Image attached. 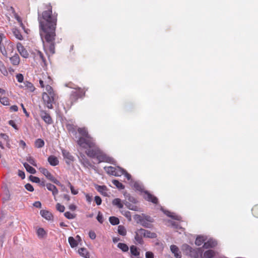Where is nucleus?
Returning <instances> with one entry per match:
<instances>
[{
    "label": "nucleus",
    "instance_id": "f257e3e1",
    "mask_svg": "<svg viewBox=\"0 0 258 258\" xmlns=\"http://www.w3.org/2000/svg\"><path fill=\"white\" fill-rule=\"evenodd\" d=\"M38 21L39 24V33L45 52L51 55L55 53V29L57 23V14H52V9L43 11L41 14L38 10Z\"/></svg>",
    "mask_w": 258,
    "mask_h": 258
},
{
    "label": "nucleus",
    "instance_id": "f03ea898",
    "mask_svg": "<svg viewBox=\"0 0 258 258\" xmlns=\"http://www.w3.org/2000/svg\"><path fill=\"white\" fill-rule=\"evenodd\" d=\"M78 132L81 136H78L77 132H75L77 144L83 148H88L86 151L88 156L92 158H96L99 163L112 162L113 159L108 157L96 145L94 139L89 135L86 128L79 127Z\"/></svg>",
    "mask_w": 258,
    "mask_h": 258
},
{
    "label": "nucleus",
    "instance_id": "7ed1b4c3",
    "mask_svg": "<svg viewBox=\"0 0 258 258\" xmlns=\"http://www.w3.org/2000/svg\"><path fill=\"white\" fill-rule=\"evenodd\" d=\"M137 223L147 228H151L153 227L152 223L154 222V219L150 216L143 214L142 216L136 215L134 217Z\"/></svg>",
    "mask_w": 258,
    "mask_h": 258
},
{
    "label": "nucleus",
    "instance_id": "20e7f679",
    "mask_svg": "<svg viewBox=\"0 0 258 258\" xmlns=\"http://www.w3.org/2000/svg\"><path fill=\"white\" fill-rule=\"evenodd\" d=\"M134 187L137 190L144 192L145 195L144 196V198L146 200L151 202L154 204H157L158 203V199L153 195L151 194L147 190H144L143 186L140 182H135L134 183Z\"/></svg>",
    "mask_w": 258,
    "mask_h": 258
},
{
    "label": "nucleus",
    "instance_id": "39448f33",
    "mask_svg": "<svg viewBox=\"0 0 258 258\" xmlns=\"http://www.w3.org/2000/svg\"><path fill=\"white\" fill-rule=\"evenodd\" d=\"M182 248L186 251L187 254L193 258H198L202 253V248H192L187 244L183 245Z\"/></svg>",
    "mask_w": 258,
    "mask_h": 258
},
{
    "label": "nucleus",
    "instance_id": "423d86ee",
    "mask_svg": "<svg viewBox=\"0 0 258 258\" xmlns=\"http://www.w3.org/2000/svg\"><path fill=\"white\" fill-rule=\"evenodd\" d=\"M42 99L44 102L45 105L48 109L53 108V103L54 100V96H52V94H47V93H43L42 94Z\"/></svg>",
    "mask_w": 258,
    "mask_h": 258
},
{
    "label": "nucleus",
    "instance_id": "0eeeda50",
    "mask_svg": "<svg viewBox=\"0 0 258 258\" xmlns=\"http://www.w3.org/2000/svg\"><path fill=\"white\" fill-rule=\"evenodd\" d=\"M79 158L80 162L84 165V167L88 168L94 167V166L91 163L85 155L81 154Z\"/></svg>",
    "mask_w": 258,
    "mask_h": 258
},
{
    "label": "nucleus",
    "instance_id": "6e6552de",
    "mask_svg": "<svg viewBox=\"0 0 258 258\" xmlns=\"http://www.w3.org/2000/svg\"><path fill=\"white\" fill-rule=\"evenodd\" d=\"M61 152L64 159H66V163L70 165L71 162L74 161V157L69 151L65 149H61Z\"/></svg>",
    "mask_w": 258,
    "mask_h": 258
},
{
    "label": "nucleus",
    "instance_id": "1a4fd4ad",
    "mask_svg": "<svg viewBox=\"0 0 258 258\" xmlns=\"http://www.w3.org/2000/svg\"><path fill=\"white\" fill-rule=\"evenodd\" d=\"M17 48L22 57L24 58H28L29 57V53L21 43H18Z\"/></svg>",
    "mask_w": 258,
    "mask_h": 258
},
{
    "label": "nucleus",
    "instance_id": "9d476101",
    "mask_svg": "<svg viewBox=\"0 0 258 258\" xmlns=\"http://www.w3.org/2000/svg\"><path fill=\"white\" fill-rule=\"evenodd\" d=\"M40 116L42 119L47 124H51L52 120L50 115L45 111H41Z\"/></svg>",
    "mask_w": 258,
    "mask_h": 258
},
{
    "label": "nucleus",
    "instance_id": "9b49d317",
    "mask_svg": "<svg viewBox=\"0 0 258 258\" xmlns=\"http://www.w3.org/2000/svg\"><path fill=\"white\" fill-rule=\"evenodd\" d=\"M217 244V241L213 239H210L207 241H205L204 245L203 248L208 249L210 248H213L216 246Z\"/></svg>",
    "mask_w": 258,
    "mask_h": 258
},
{
    "label": "nucleus",
    "instance_id": "f8f14e48",
    "mask_svg": "<svg viewBox=\"0 0 258 258\" xmlns=\"http://www.w3.org/2000/svg\"><path fill=\"white\" fill-rule=\"evenodd\" d=\"M40 171L46 176V177L51 181H53L55 178L54 176L48 171V170L44 168H40Z\"/></svg>",
    "mask_w": 258,
    "mask_h": 258
},
{
    "label": "nucleus",
    "instance_id": "ddd939ff",
    "mask_svg": "<svg viewBox=\"0 0 258 258\" xmlns=\"http://www.w3.org/2000/svg\"><path fill=\"white\" fill-rule=\"evenodd\" d=\"M140 229L141 232L143 233V236L145 237L154 238L157 237V235L155 233L151 232L150 231L142 228H141Z\"/></svg>",
    "mask_w": 258,
    "mask_h": 258
},
{
    "label": "nucleus",
    "instance_id": "4468645a",
    "mask_svg": "<svg viewBox=\"0 0 258 258\" xmlns=\"http://www.w3.org/2000/svg\"><path fill=\"white\" fill-rule=\"evenodd\" d=\"M46 186L47 189L49 191H52L53 196L54 197V200L56 201L55 196L58 194V191L56 187L51 183H47Z\"/></svg>",
    "mask_w": 258,
    "mask_h": 258
},
{
    "label": "nucleus",
    "instance_id": "2eb2a0df",
    "mask_svg": "<svg viewBox=\"0 0 258 258\" xmlns=\"http://www.w3.org/2000/svg\"><path fill=\"white\" fill-rule=\"evenodd\" d=\"M170 250L176 258L181 257V252L179 251V248L177 246L175 245H171L170 246Z\"/></svg>",
    "mask_w": 258,
    "mask_h": 258
},
{
    "label": "nucleus",
    "instance_id": "dca6fc26",
    "mask_svg": "<svg viewBox=\"0 0 258 258\" xmlns=\"http://www.w3.org/2000/svg\"><path fill=\"white\" fill-rule=\"evenodd\" d=\"M48 162L51 166H55L58 164L59 161L57 158L53 155H50L48 158Z\"/></svg>",
    "mask_w": 258,
    "mask_h": 258
},
{
    "label": "nucleus",
    "instance_id": "f3484780",
    "mask_svg": "<svg viewBox=\"0 0 258 258\" xmlns=\"http://www.w3.org/2000/svg\"><path fill=\"white\" fill-rule=\"evenodd\" d=\"M143 236V233H142L141 232V229H139L136 232L135 239L136 241H137V243H139V244L143 243V241L142 239Z\"/></svg>",
    "mask_w": 258,
    "mask_h": 258
},
{
    "label": "nucleus",
    "instance_id": "a211bd4d",
    "mask_svg": "<svg viewBox=\"0 0 258 258\" xmlns=\"http://www.w3.org/2000/svg\"><path fill=\"white\" fill-rule=\"evenodd\" d=\"M78 253L80 256L84 258H90V254L88 250L85 248H80L78 249Z\"/></svg>",
    "mask_w": 258,
    "mask_h": 258
},
{
    "label": "nucleus",
    "instance_id": "6ab92c4d",
    "mask_svg": "<svg viewBox=\"0 0 258 258\" xmlns=\"http://www.w3.org/2000/svg\"><path fill=\"white\" fill-rule=\"evenodd\" d=\"M207 239V238L206 236L202 235L198 236L196 239L195 244L198 246H200L203 243H204Z\"/></svg>",
    "mask_w": 258,
    "mask_h": 258
},
{
    "label": "nucleus",
    "instance_id": "aec40b11",
    "mask_svg": "<svg viewBox=\"0 0 258 258\" xmlns=\"http://www.w3.org/2000/svg\"><path fill=\"white\" fill-rule=\"evenodd\" d=\"M10 59L11 63L14 66H18L20 63V57L18 54H15Z\"/></svg>",
    "mask_w": 258,
    "mask_h": 258
},
{
    "label": "nucleus",
    "instance_id": "412c9836",
    "mask_svg": "<svg viewBox=\"0 0 258 258\" xmlns=\"http://www.w3.org/2000/svg\"><path fill=\"white\" fill-rule=\"evenodd\" d=\"M40 214L42 217L48 220H50L52 217L51 213L46 210H41L40 211Z\"/></svg>",
    "mask_w": 258,
    "mask_h": 258
},
{
    "label": "nucleus",
    "instance_id": "4be33fe9",
    "mask_svg": "<svg viewBox=\"0 0 258 258\" xmlns=\"http://www.w3.org/2000/svg\"><path fill=\"white\" fill-rule=\"evenodd\" d=\"M164 213L167 216H168L169 217L172 218V219H173L174 220H176L179 221L181 219L180 216L176 215H175L173 213H171L170 212L168 211H164Z\"/></svg>",
    "mask_w": 258,
    "mask_h": 258
},
{
    "label": "nucleus",
    "instance_id": "5701e85b",
    "mask_svg": "<svg viewBox=\"0 0 258 258\" xmlns=\"http://www.w3.org/2000/svg\"><path fill=\"white\" fill-rule=\"evenodd\" d=\"M96 189L97 190L104 196H106L107 194L106 192L107 187L105 185H97Z\"/></svg>",
    "mask_w": 258,
    "mask_h": 258
},
{
    "label": "nucleus",
    "instance_id": "b1692460",
    "mask_svg": "<svg viewBox=\"0 0 258 258\" xmlns=\"http://www.w3.org/2000/svg\"><path fill=\"white\" fill-rule=\"evenodd\" d=\"M23 165L27 171H28L29 173L31 174H35L36 172V170L28 163L25 162L23 163Z\"/></svg>",
    "mask_w": 258,
    "mask_h": 258
},
{
    "label": "nucleus",
    "instance_id": "393cba45",
    "mask_svg": "<svg viewBox=\"0 0 258 258\" xmlns=\"http://www.w3.org/2000/svg\"><path fill=\"white\" fill-rule=\"evenodd\" d=\"M125 206L130 210L135 211H140V208L138 206L133 205L129 202H126L125 204Z\"/></svg>",
    "mask_w": 258,
    "mask_h": 258
},
{
    "label": "nucleus",
    "instance_id": "a878e982",
    "mask_svg": "<svg viewBox=\"0 0 258 258\" xmlns=\"http://www.w3.org/2000/svg\"><path fill=\"white\" fill-rule=\"evenodd\" d=\"M112 204L116 206L119 209L123 208V204L121 203V201L120 199L116 198L112 201Z\"/></svg>",
    "mask_w": 258,
    "mask_h": 258
},
{
    "label": "nucleus",
    "instance_id": "bb28decb",
    "mask_svg": "<svg viewBox=\"0 0 258 258\" xmlns=\"http://www.w3.org/2000/svg\"><path fill=\"white\" fill-rule=\"evenodd\" d=\"M13 33L14 35L16 38L19 40H22L23 39V36L22 35L20 30L18 29L14 28L13 29Z\"/></svg>",
    "mask_w": 258,
    "mask_h": 258
},
{
    "label": "nucleus",
    "instance_id": "cd10ccee",
    "mask_svg": "<svg viewBox=\"0 0 258 258\" xmlns=\"http://www.w3.org/2000/svg\"><path fill=\"white\" fill-rule=\"evenodd\" d=\"M215 255V252L213 250H208L204 253V258H212Z\"/></svg>",
    "mask_w": 258,
    "mask_h": 258
},
{
    "label": "nucleus",
    "instance_id": "c85d7f7f",
    "mask_svg": "<svg viewBox=\"0 0 258 258\" xmlns=\"http://www.w3.org/2000/svg\"><path fill=\"white\" fill-rule=\"evenodd\" d=\"M125 170H124V169H123L119 166H117V167H115V174H114V176H120L122 175H123V174L125 172Z\"/></svg>",
    "mask_w": 258,
    "mask_h": 258
},
{
    "label": "nucleus",
    "instance_id": "c756f323",
    "mask_svg": "<svg viewBox=\"0 0 258 258\" xmlns=\"http://www.w3.org/2000/svg\"><path fill=\"white\" fill-rule=\"evenodd\" d=\"M104 170L105 171L110 175H114L115 174V167L112 166L104 167Z\"/></svg>",
    "mask_w": 258,
    "mask_h": 258
},
{
    "label": "nucleus",
    "instance_id": "7c9ffc66",
    "mask_svg": "<svg viewBox=\"0 0 258 258\" xmlns=\"http://www.w3.org/2000/svg\"><path fill=\"white\" fill-rule=\"evenodd\" d=\"M35 146L37 148H41L44 146V142L41 139H38L35 141Z\"/></svg>",
    "mask_w": 258,
    "mask_h": 258
},
{
    "label": "nucleus",
    "instance_id": "2f4dec72",
    "mask_svg": "<svg viewBox=\"0 0 258 258\" xmlns=\"http://www.w3.org/2000/svg\"><path fill=\"white\" fill-rule=\"evenodd\" d=\"M112 182L119 189H122L124 188V186L123 184L117 180L113 179L112 180Z\"/></svg>",
    "mask_w": 258,
    "mask_h": 258
},
{
    "label": "nucleus",
    "instance_id": "473e14b6",
    "mask_svg": "<svg viewBox=\"0 0 258 258\" xmlns=\"http://www.w3.org/2000/svg\"><path fill=\"white\" fill-rule=\"evenodd\" d=\"M37 234L40 238H43L46 235V232L42 228H39L37 229Z\"/></svg>",
    "mask_w": 258,
    "mask_h": 258
},
{
    "label": "nucleus",
    "instance_id": "72a5a7b5",
    "mask_svg": "<svg viewBox=\"0 0 258 258\" xmlns=\"http://www.w3.org/2000/svg\"><path fill=\"white\" fill-rule=\"evenodd\" d=\"M118 233L122 236H125L126 234V230L125 227L122 225H119L118 226Z\"/></svg>",
    "mask_w": 258,
    "mask_h": 258
},
{
    "label": "nucleus",
    "instance_id": "f704fd0d",
    "mask_svg": "<svg viewBox=\"0 0 258 258\" xmlns=\"http://www.w3.org/2000/svg\"><path fill=\"white\" fill-rule=\"evenodd\" d=\"M130 250L131 254L134 256H139L140 255V252L138 250L137 247L134 245L130 247Z\"/></svg>",
    "mask_w": 258,
    "mask_h": 258
},
{
    "label": "nucleus",
    "instance_id": "c9c22d12",
    "mask_svg": "<svg viewBox=\"0 0 258 258\" xmlns=\"http://www.w3.org/2000/svg\"><path fill=\"white\" fill-rule=\"evenodd\" d=\"M117 247L120 248L123 252H126L128 250V246L123 243H118Z\"/></svg>",
    "mask_w": 258,
    "mask_h": 258
},
{
    "label": "nucleus",
    "instance_id": "e433bc0d",
    "mask_svg": "<svg viewBox=\"0 0 258 258\" xmlns=\"http://www.w3.org/2000/svg\"><path fill=\"white\" fill-rule=\"evenodd\" d=\"M109 220L110 223L113 225H117L119 223L118 218L114 216L110 217Z\"/></svg>",
    "mask_w": 258,
    "mask_h": 258
},
{
    "label": "nucleus",
    "instance_id": "4c0bfd02",
    "mask_svg": "<svg viewBox=\"0 0 258 258\" xmlns=\"http://www.w3.org/2000/svg\"><path fill=\"white\" fill-rule=\"evenodd\" d=\"M68 241L71 246L73 248L77 246L78 245L76 240L73 237H70Z\"/></svg>",
    "mask_w": 258,
    "mask_h": 258
},
{
    "label": "nucleus",
    "instance_id": "58836bf2",
    "mask_svg": "<svg viewBox=\"0 0 258 258\" xmlns=\"http://www.w3.org/2000/svg\"><path fill=\"white\" fill-rule=\"evenodd\" d=\"M80 97L78 95V93L77 91L72 92L71 96V99L72 100H74L75 101H76Z\"/></svg>",
    "mask_w": 258,
    "mask_h": 258
},
{
    "label": "nucleus",
    "instance_id": "ea45409f",
    "mask_svg": "<svg viewBox=\"0 0 258 258\" xmlns=\"http://www.w3.org/2000/svg\"><path fill=\"white\" fill-rule=\"evenodd\" d=\"M0 102L4 105H9V100L7 97H0Z\"/></svg>",
    "mask_w": 258,
    "mask_h": 258
},
{
    "label": "nucleus",
    "instance_id": "a19ab883",
    "mask_svg": "<svg viewBox=\"0 0 258 258\" xmlns=\"http://www.w3.org/2000/svg\"><path fill=\"white\" fill-rule=\"evenodd\" d=\"M27 161L31 165H32L33 166H35L36 167L37 166V164L35 162V160H34V159L31 157V156H29V157H27Z\"/></svg>",
    "mask_w": 258,
    "mask_h": 258
},
{
    "label": "nucleus",
    "instance_id": "79ce46f5",
    "mask_svg": "<svg viewBox=\"0 0 258 258\" xmlns=\"http://www.w3.org/2000/svg\"><path fill=\"white\" fill-rule=\"evenodd\" d=\"M0 71L5 75L8 73L6 68L5 67L3 62L1 60H0Z\"/></svg>",
    "mask_w": 258,
    "mask_h": 258
},
{
    "label": "nucleus",
    "instance_id": "37998d69",
    "mask_svg": "<svg viewBox=\"0 0 258 258\" xmlns=\"http://www.w3.org/2000/svg\"><path fill=\"white\" fill-rule=\"evenodd\" d=\"M29 179L33 182L37 183L40 182V180L39 178H38L36 176H34L33 175H30L29 176Z\"/></svg>",
    "mask_w": 258,
    "mask_h": 258
},
{
    "label": "nucleus",
    "instance_id": "c03bdc74",
    "mask_svg": "<svg viewBox=\"0 0 258 258\" xmlns=\"http://www.w3.org/2000/svg\"><path fill=\"white\" fill-rule=\"evenodd\" d=\"M53 183H55L57 185L60 186L62 188V191H68V190L66 189L64 186L58 180L56 179H54V180L52 181Z\"/></svg>",
    "mask_w": 258,
    "mask_h": 258
},
{
    "label": "nucleus",
    "instance_id": "a18cd8bd",
    "mask_svg": "<svg viewBox=\"0 0 258 258\" xmlns=\"http://www.w3.org/2000/svg\"><path fill=\"white\" fill-rule=\"evenodd\" d=\"M56 208L57 211H58L60 212H63L65 210V207L64 206L61 205L59 203H57L56 205Z\"/></svg>",
    "mask_w": 258,
    "mask_h": 258
},
{
    "label": "nucleus",
    "instance_id": "49530a36",
    "mask_svg": "<svg viewBox=\"0 0 258 258\" xmlns=\"http://www.w3.org/2000/svg\"><path fill=\"white\" fill-rule=\"evenodd\" d=\"M96 219L98 220V221L101 224H102L104 222V218L103 215L100 212H98Z\"/></svg>",
    "mask_w": 258,
    "mask_h": 258
},
{
    "label": "nucleus",
    "instance_id": "de8ad7c7",
    "mask_svg": "<svg viewBox=\"0 0 258 258\" xmlns=\"http://www.w3.org/2000/svg\"><path fill=\"white\" fill-rule=\"evenodd\" d=\"M64 215L68 219H73L75 217V216L70 212H65Z\"/></svg>",
    "mask_w": 258,
    "mask_h": 258
},
{
    "label": "nucleus",
    "instance_id": "09e8293b",
    "mask_svg": "<svg viewBox=\"0 0 258 258\" xmlns=\"http://www.w3.org/2000/svg\"><path fill=\"white\" fill-rule=\"evenodd\" d=\"M252 213L254 217L258 218V205L255 206L252 209Z\"/></svg>",
    "mask_w": 258,
    "mask_h": 258
},
{
    "label": "nucleus",
    "instance_id": "8fccbe9b",
    "mask_svg": "<svg viewBox=\"0 0 258 258\" xmlns=\"http://www.w3.org/2000/svg\"><path fill=\"white\" fill-rule=\"evenodd\" d=\"M25 84L27 88L29 89L31 91H34V87L31 83L29 82H26L25 83Z\"/></svg>",
    "mask_w": 258,
    "mask_h": 258
},
{
    "label": "nucleus",
    "instance_id": "3c124183",
    "mask_svg": "<svg viewBox=\"0 0 258 258\" xmlns=\"http://www.w3.org/2000/svg\"><path fill=\"white\" fill-rule=\"evenodd\" d=\"M77 89V91L78 93V95L80 98L83 97L85 96V92L80 88H75Z\"/></svg>",
    "mask_w": 258,
    "mask_h": 258
},
{
    "label": "nucleus",
    "instance_id": "603ef678",
    "mask_svg": "<svg viewBox=\"0 0 258 258\" xmlns=\"http://www.w3.org/2000/svg\"><path fill=\"white\" fill-rule=\"evenodd\" d=\"M16 77L18 82L19 83H22L23 81L24 77L22 74H18Z\"/></svg>",
    "mask_w": 258,
    "mask_h": 258
},
{
    "label": "nucleus",
    "instance_id": "864d4df0",
    "mask_svg": "<svg viewBox=\"0 0 258 258\" xmlns=\"http://www.w3.org/2000/svg\"><path fill=\"white\" fill-rule=\"evenodd\" d=\"M46 90L48 92V93L47 94H48V95H50V94L51 93V94H52V96L55 95V94L53 92V89L51 86H50L49 85L46 86Z\"/></svg>",
    "mask_w": 258,
    "mask_h": 258
},
{
    "label": "nucleus",
    "instance_id": "5fc2aeb1",
    "mask_svg": "<svg viewBox=\"0 0 258 258\" xmlns=\"http://www.w3.org/2000/svg\"><path fill=\"white\" fill-rule=\"evenodd\" d=\"M25 187L27 190L29 191H34V188L33 186L30 183H27L26 184H25Z\"/></svg>",
    "mask_w": 258,
    "mask_h": 258
},
{
    "label": "nucleus",
    "instance_id": "6e6d98bb",
    "mask_svg": "<svg viewBox=\"0 0 258 258\" xmlns=\"http://www.w3.org/2000/svg\"><path fill=\"white\" fill-rule=\"evenodd\" d=\"M169 222L171 224V225L174 227L175 228L178 229V228H181L178 225V223L176 222H174L172 221H169Z\"/></svg>",
    "mask_w": 258,
    "mask_h": 258
},
{
    "label": "nucleus",
    "instance_id": "4d7b16f0",
    "mask_svg": "<svg viewBox=\"0 0 258 258\" xmlns=\"http://www.w3.org/2000/svg\"><path fill=\"white\" fill-rule=\"evenodd\" d=\"M37 54V56L39 57L44 63H45L46 60L43 53L41 51H38Z\"/></svg>",
    "mask_w": 258,
    "mask_h": 258
},
{
    "label": "nucleus",
    "instance_id": "13d9d810",
    "mask_svg": "<svg viewBox=\"0 0 258 258\" xmlns=\"http://www.w3.org/2000/svg\"><path fill=\"white\" fill-rule=\"evenodd\" d=\"M122 214L126 218H128L130 220H131V215L129 211H122Z\"/></svg>",
    "mask_w": 258,
    "mask_h": 258
},
{
    "label": "nucleus",
    "instance_id": "bf43d9fd",
    "mask_svg": "<svg viewBox=\"0 0 258 258\" xmlns=\"http://www.w3.org/2000/svg\"><path fill=\"white\" fill-rule=\"evenodd\" d=\"M95 201L97 205H100L102 203V200L99 196L95 197Z\"/></svg>",
    "mask_w": 258,
    "mask_h": 258
},
{
    "label": "nucleus",
    "instance_id": "052dcab7",
    "mask_svg": "<svg viewBox=\"0 0 258 258\" xmlns=\"http://www.w3.org/2000/svg\"><path fill=\"white\" fill-rule=\"evenodd\" d=\"M89 236L91 239H95L96 237L95 233L93 231H89Z\"/></svg>",
    "mask_w": 258,
    "mask_h": 258
},
{
    "label": "nucleus",
    "instance_id": "680f3d73",
    "mask_svg": "<svg viewBox=\"0 0 258 258\" xmlns=\"http://www.w3.org/2000/svg\"><path fill=\"white\" fill-rule=\"evenodd\" d=\"M0 51L1 53L4 55V56H6L7 54V51L5 49V47L4 46L0 45Z\"/></svg>",
    "mask_w": 258,
    "mask_h": 258
},
{
    "label": "nucleus",
    "instance_id": "e2e57ef3",
    "mask_svg": "<svg viewBox=\"0 0 258 258\" xmlns=\"http://www.w3.org/2000/svg\"><path fill=\"white\" fill-rule=\"evenodd\" d=\"M9 124L13 127L15 129L18 130L17 126L16 124L15 121L13 120H10L9 121Z\"/></svg>",
    "mask_w": 258,
    "mask_h": 258
},
{
    "label": "nucleus",
    "instance_id": "0e129e2a",
    "mask_svg": "<svg viewBox=\"0 0 258 258\" xmlns=\"http://www.w3.org/2000/svg\"><path fill=\"white\" fill-rule=\"evenodd\" d=\"M145 256L146 258H154L153 253L150 251L146 252Z\"/></svg>",
    "mask_w": 258,
    "mask_h": 258
},
{
    "label": "nucleus",
    "instance_id": "69168bd1",
    "mask_svg": "<svg viewBox=\"0 0 258 258\" xmlns=\"http://www.w3.org/2000/svg\"><path fill=\"white\" fill-rule=\"evenodd\" d=\"M70 189H71V192H72V194L73 195H77L78 194V190L75 189L73 185H71Z\"/></svg>",
    "mask_w": 258,
    "mask_h": 258
},
{
    "label": "nucleus",
    "instance_id": "338daca9",
    "mask_svg": "<svg viewBox=\"0 0 258 258\" xmlns=\"http://www.w3.org/2000/svg\"><path fill=\"white\" fill-rule=\"evenodd\" d=\"M18 175L22 178L24 179L25 177V174L24 171L21 170L18 171Z\"/></svg>",
    "mask_w": 258,
    "mask_h": 258
},
{
    "label": "nucleus",
    "instance_id": "774afa93",
    "mask_svg": "<svg viewBox=\"0 0 258 258\" xmlns=\"http://www.w3.org/2000/svg\"><path fill=\"white\" fill-rule=\"evenodd\" d=\"M15 18L16 19V20L18 21V22L20 23V25L21 27H24V25H23V24L22 23V20H21V18L18 16V15H16L15 16Z\"/></svg>",
    "mask_w": 258,
    "mask_h": 258
}]
</instances>
